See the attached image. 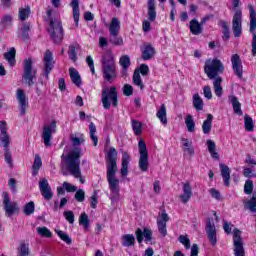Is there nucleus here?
<instances>
[{
  "label": "nucleus",
  "mask_w": 256,
  "mask_h": 256,
  "mask_svg": "<svg viewBox=\"0 0 256 256\" xmlns=\"http://www.w3.org/2000/svg\"><path fill=\"white\" fill-rule=\"evenodd\" d=\"M230 101L232 103L234 113H236V115H243V111L241 110V103L239 102V99H237L236 96H231Z\"/></svg>",
  "instance_id": "nucleus-42"
},
{
  "label": "nucleus",
  "mask_w": 256,
  "mask_h": 256,
  "mask_svg": "<svg viewBox=\"0 0 256 256\" xmlns=\"http://www.w3.org/2000/svg\"><path fill=\"white\" fill-rule=\"evenodd\" d=\"M155 47L151 45V43H147L144 45L142 49V59L143 61H150V59H153L155 57Z\"/></svg>",
  "instance_id": "nucleus-22"
},
{
  "label": "nucleus",
  "mask_w": 256,
  "mask_h": 256,
  "mask_svg": "<svg viewBox=\"0 0 256 256\" xmlns=\"http://www.w3.org/2000/svg\"><path fill=\"white\" fill-rule=\"evenodd\" d=\"M43 167V160L39 154L35 155L34 162H33V175H39L40 169Z\"/></svg>",
  "instance_id": "nucleus-40"
},
{
  "label": "nucleus",
  "mask_w": 256,
  "mask_h": 256,
  "mask_svg": "<svg viewBox=\"0 0 256 256\" xmlns=\"http://www.w3.org/2000/svg\"><path fill=\"white\" fill-rule=\"evenodd\" d=\"M57 132V122L52 121L49 125L44 126L42 132V139L45 147H51V139H53V133Z\"/></svg>",
  "instance_id": "nucleus-12"
},
{
  "label": "nucleus",
  "mask_w": 256,
  "mask_h": 256,
  "mask_svg": "<svg viewBox=\"0 0 256 256\" xmlns=\"http://www.w3.org/2000/svg\"><path fill=\"white\" fill-rule=\"evenodd\" d=\"M70 78L72 83L76 85V87H81V75H79V72L75 68L69 69Z\"/></svg>",
  "instance_id": "nucleus-37"
},
{
  "label": "nucleus",
  "mask_w": 256,
  "mask_h": 256,
  "mask_svg": "<svg viewBox=\"0 0 256 256\" xmlns=\"http://www.w3.org/2000/svg\"><path fill=\"white\" fill-rule=\"evenodd\" d=\"M190 32L192 35H201L203 33V22L199 23L197 19L190 21Z\"/></svg>",
  "instance_id": "nucleus-26"
},
{
  "label": "nucleus",
  "mask_w": 256,
  "mask_h": 256,
  "mask_svg": "<svg viewBox=\"0 0 256 256\" xmlns=\"http://www.w3.org/2000/svg\"><path fill=\"white\" fill-rule=\"evenodd\" d=\"M179 242L184 245L185 249H191V240L185 236V235H180L179 236Z\"/></svg>",
  "instance_id": "nucleus-59"
},
{
  "label": "nucleus",
  "mask_w": 256,
  "mask_h": 256,
  "mask_svg": "<svg viewBox=\"0 0 256 256\" xmlns=\"http://www.w3.org/2000/svg\"><path fill=\"white\" fill-rule=\"evenodd\" d=\"M205 231L210 245H212V247H215V245H217V228L215 227V222L213 221V219H207Z\"/></svg>",
  "instance_id": "nucleus-13"
},
{
  "label": "nucleus",
  "mask_w": 256,
  "mask_h": 256,
  "mask_svg": "<svg viewBox=\"0 0 256 256\" xmlns=\"http://www.w3.org/2000/svg\"><path fill=\"white\" fill-rule=\"evenodd\" d=\"M185 124L188 133H194L195 132V120H193V116L191 114H188L185 118Z\"/></svg>",
  "instance_id": "nucleus-43"
},
{
  "label": "nucleus",
  "mask_w": 256,
  "mask_h": 256,
  "mask_svg": "<svg viewBox=\"0 0 256 256\" xmlns=\"http://www.w3.org/2000/svg\"><path fill=\"white\" fill-rule=\"evenodd\" d=\"M3 205L4 210L7 215V217H13L17 211H19V208L17 207V202H11V198H9V194L7 192H3Z\"/></svg>",
  "instance_id": "nucleus-15"
},
{
  "label": "nucleus",
  "mask_w": 256,
  "mask_h": 256,
  "mask_svg": "<svg viewBox=\"0 0 256 256\" xmlns=\"http://www.w3.org/2000/svg\"><path fill=\"white\" fill-rule=\"evenodd\" d=\"M103 79L108 83H113L117 79V67L115 65V56L108 52L102 59Z\"/></svg>",
  "instance_id": "nucleus-4"
},
{
  "label": "nucleus",
  "mask_w": 256,
  "mask_h": 256,
  "mask_svg": "<svg viewBox=\"0 0 256 256\" xmlns=\"http://www.w3.org/2000/svg\"><path fill=\"white\" fill-rule=\"evenodd\" d=\"M118 155L119 153L114 147H110L106 155V178L110 189L111 201H117V199H119V191H121V188L119 187V178L115 176L117 175V171H119V168L117 167Z\"/></svg>",
  "instance_id": "nucleus-1"
},
{
  "label": "nucleus",
  "mask_w": 256,
  "mask_h": 256,
  "mask_svg": "<svg viewBox=\"0 0 256 256\" xmlns=\"http://www.w3.org/2000/svg\"><path fill=\"white\" fill-rule=\"evenodd\" d=\"M138 149L140 154L138 167L140 171L145 173L149 171V152L147 151V144H145V140H143V138L138 142Z\"/></svg>",
  "instance_id": "nucleus-8"
},
{
  "label": "nucleus",
  "mask_w": 256,
  "mask_h": 256,
  "mask_svg": "<svg viewBox=\"0 0 256 256\" xmlns=\"http://www.w3.org/2000/svg\"><path fill=\"white\" fill-rule=\"evenodd\" d=\"M206 145L208 147V151L211 155V158L216 159V161H219V153H217V145L215 144V141L207 140Z\"/></svg>",
  "instance_id": "nucleus-33"
},
{
  "label": "nucleus",
  "mask_w": 256,
  "mask_h": 256,
  "mask_svg": "<svg viewBox=\"0 0 256 256\" xmlns=\"http://www.w3.org/2000/svg\"><path fill=\"white\" fill-rule=\"evenodd\" d=\"M46 21L49 23L48 33L50 35L53 43H61L63 41V24L61 22V18L53 16V9H48L46 11Z\"/></svg>",
  "instance_id": "nucleus-2"
},
{
  "label": "nucleus",
  "mask_w": 256,
  "mask_h": 256,
  "mask_svg": "<svg viewBox=\"0 0 256 256\" xmlns=\"http://www.w3.org/2000/svg\"><path fill=\"white\" fill-rule=\"evenodd\" d=\"M223 83V78L216 77L213 81L214 93L216 97H221L223 95V87L221 86Z\"/></svg>",
  "instance_id": "nucleus-36"
},
{
  "label": "nucleus",
  "mask_w": 256,
  "mask_h": 256,
  "mask_svg": "<svg viewBox=\"0 0 256 256\" xmlns=\"http://www.w3.org/2000/svg\"><path fill=\"white\" fill-rule=\"evenodd\" d=\"M248 9L250 12V33H252V56L256 57V11L255 6L252 4L248 5Z\"/></svg>",
  "instance_id": "nucleus-10"
},
{
  "label": "nucleus",
  "mask_w": 256,
  "mask_h": 256,
  "mask_svg": "<svg viewBox=\"0 0 256 256\" xmlns=\"http://www.w3.org/2000/svg\"><path fill=\"white\" fill-rule=\"evenodd\" d=\"M211 129H213V115L207 114V118L202 124V131L204 135H209V133H211Z\"/></svg>",
  "instance_id": "nucleus-27"
},
{
  "label": "nucleus",
  "mask_w": 256,
  "mask_h": 256,
  "mask_svg": "<svg viewBox=\"0 0 256 256\" xmlns=\"http://www.w3.org/2000/svg\"><path fill=\"white\" fill-rule=\"evenodd\" d=\"M16 99L19 103L20 115H25V113H27V107H29V102L27 101V96L25 95V91H23V89H17Z\"/></svg>",
  "instance_id": "nucleus-19"
},
{
  "label": "nucleus",
  "mask_w": 256,
  "mask_h": 256,
  "mask_svg": "<svg viewBox=\"0 0 256 256\" xmlns=\"http://www.w3.org/2000/svg\"><path fill=\"white\" fill-rule=\"evenodd\" d=\"M19 255L20 256H27L29 255V244L25 242L20 243L19 247Z\"/></svg>",
  "instance_id": "nucleus-57"
},
{
  "label": "nucleus",
  "mask_w": 256,
  "mask_h": 256,
  "mask_svg": "<svg viewBox=\"0 0 256 256\" xmlns=\"http://www.w3.org/2000/svg\"><path fill=\"white\" fill-rule=\"evenodd\" d=\"M253 187V180H246L244 185V193L246 195H251V193H253Z\"/></svg>",
  "instance_id": "nucleus-58"
},
{
  "label": "nucleus",
  "mask_w": 256,
  "mask_h": 256,
  "mask_svg": "<svg viewBox=\"0 0 256 256\" xmlns=\"http://www.w3.org/2000/svg\"><path fill=\"white\" fill-rule=\"evenodd\" d=\"M24 213L26 215H31L33 213V201H30L25 205Z\"/></svg>",
  "instance_id": "nucleus-64"
},
{
  "label": "nucleus",
  "mask_w": 256,
  "mask_h": 256,
  "mask_svg": "<svg viewBox=\"0 0 256 256\" xmlns=\"http://www.w3.org/2000/svg\"><path fill=\"white\" fill-rule=\"evenodd\" d=\"M0 141L4 149H9V145H11V136H9L7 132L4 134H0Z\"/></svg>",
  "instance_id": "nucleus-51"
},
{
  "label": "nucleus",
  "mask_w": 256,
  "mask_h": 256,
  "mask_svg": "<svg viewBox=\"0 0 256 256\" xmlns=\"http://www.w3.org/2000/svg\"><path fill=\"white\" fill-rule=\"evenodd\" d=\"M222 29H223V41H229L231 39V30L229 29V26L227 25V22H222Z\"/></svg>",
  "instance_id": "nucleus-54"
},
{
  "label": "nucleus",
  "mask_w": 256,
  "mask_h": 256,
  "mask_svg": "<svg viewBox=\"0 0 256 256\" xmlns=\"http://www.w3.org/2000/svg\"><path fill=\"white\" fill-rule=\"evenodd\" d=\"M91 222V220H89V216L87 215V213H82L79 217V225H82V227H84V229H87L89 227V223Z\"/></svg>",
  "instance_id": "nucleus-52"
},
{
  "label": "nucleus",
  "mask_w": 256,
  "mask_h": 256,
  "mask_svg": "<svg viewBox=\"0 0 256 256\" xmlns=\"http://www.w3.org/2000/svg\"><path fill=\"white\" fill-rule=\"evenodd\" d=\"M232 69L238 79H243V62L239 54H233L231 57Z\"/></svg>",
  "instance_id": "nucleus-17"
},
{
  "label": "nucleus",
  "mask_w": 256,
  "mask_h": 256,
  "mask_svg": "<svg viewBox=\"0 0 256 256\" xmlns=\"http://www.w3.org/2000/svg\"><path fill=\"white\" fill-rule=\"evenodd\" d=\"M74 197L76 201H78L79 203H83V201H85V191H83V189H79L78 191H76Z\"/></svg>",
  "instance_id": "nucleus-61"
},
{
  "label": "nucleus",
  "mask_w": 256,
  "mask_h": 256,
  "mask_svg": "<svg viewBox=\"0 0 256 256\" xmlns=\"http://www.w3.org/2000/svg\"><path fill=\"white\" fill-rule=\"evenodd\" d=\"M70 7H72L75 25L79 27V17H81V13L79 12V0H71Z\"/></svg>",
  "instance_id": "nucleus-25"
},
{
  "label": "nucleus",
  "mask_w": 256,
  "mask_h": 256,
  "mask_svg": "<svg viewBox=\"0 0 256 256\" xmlns=\"http://www.w3.org/2000/svg\"><path fill=\"white\" fill-rule=\"evenodd\" d=\"M123 93L126 97H131V95H133V86L125 84L123 86Z\"/></svg>",
  "instance_id": "nucleus-63"
},
{
  "label": "nucleus",
  "mask_w": 256,
  "mask_h": 256,
  "mask_svg": "<svg viewBox=\"0 0 256 256\" xmlns=\"http://www.w3.org/2000/svg\"><path fill=\"white\" fill-rule=\"evenodd\" d=\"M132 81L134 85H137V87H140V89H145V85H143V80H141V74L139 73V70L134 71Z\"/></svg>",
  "instance_id": "nucleus-49"
},
{
  "label": "nucleus",
  "mask_w": 256,
  "mask_h": 256,
  "mask_svg": "<svg viewBox=\"0 0 256 256\" xmlns=\"http://www.w3.org/2000/svg\"><path fill=\"white\" fill-rule=\"evenodd\" d=\"M119 31H121V21H119V18L114 17L109 24L110 35L119 34Z\"/></svg>",
  "instance_id": "nucleus-32"
},
{
  "label": "nucleus",
  "mask_w": 256,
  "mask_h": 256,
  "mask_svg": "<svg viewBox=\"0 0 256 256\" xmlns=\"http://www.w3.org/2000/svg\"><path fill=\"white\" fill-rule=\"evenodd\" d=\"M169 221V215L163 211L157 218V227L161 237H167V222Z\"/></svg>",
  "instance_id": "nucleus-18"
},
{
  "label": "nucleus",
  "mask_w": 256,
  "mask_h": 256,
  "mask_svg": "<svg viewBox=\"0 0 256 256\" xmlns=\"http://www.w3.org/2000/svg\"><path fill=\"white\" fill-rule=\"evenodd\" d=\"M77 53H79V49L77 48V46L70 45L68 50V55H69V59H71L73 63H76L77 59H79V57L77 56Z\"/></svg>",
  "instance_id": "nucleus-48"
},
{
  "label": "nucleus",
  "mask_w": 256,
  "mask_h": 256,
  "mask_svg": "<svg viewBox=\"0 0 256 256\" xmlns=\"http://www.w3.org/2000/svg\"><path fill=\"white\" fill-rule=\"evenodd\" d=\"M182 195L179 196V199H181L182 203H189V200L191 197H193V190L191 188V183L185 182L182 184Z\"/></svg>",
  "instance_id": "nucleus-21"
},
{
  "label": "nucleus",
  "mask_w": 256,
  "mask_h": 256,
  "mask_svg": "<svg viewBox=\"0 0 256 256\" xmlns=\"http://www.w3.org/2000/svg\"><path fill=\"white\" fill-rule=\"evenodd\" d=\"M55 233L58 235V237H60L62 241H64V243H67V245H71L72 240H71V237H69V235H67L62 230H58V229L55 230Z\"/></svg>",
  "instance_id": "nucleus-55"
},
{
  "label": "nucleus",
  "mask_w": 256,
  "mask_h": 256,
  "mask_svg": "<svg viewBox=\"0 0 256 256\" xmlns=\"http://www.w3.org/2000/svg\"><path fill=\"white\" fill-rule=\"evenodd\" d=\"M15 55H17V50H15V47L10 48V50L4 54V59L8 61L10 67H15V64L17 63L15 60Z\"/></svg>",
  "instance_id": "nucleus-31"
},
{
  "label": "nucleus",
  "mask_w": 256,
  "mask_h": 256,
  "mask_svg": "<svg viewBox=\"0 0 256 256\" xmlns=\"http://www.w3.org/2000/svg\"><path fill=\"white\" fill-rule=\"evenodd\" d=\"M225 71V65L219 58L208 59L204 64V73L207 75L208 79H217L223 75Z\"/></svg>",
  "instance_id": "nucleus-5"
},
{
  "label": "nucleus",
  "mask_w": 256,
  "mask_h": 256,
  "mask_svg": "<svg viewBox=\"0 0 256 256\" xmlns=\"http://www.w3.org/2000/svg\"><path fill=\"white\" fill-rule=\"evenodd\" d=\"M219 167H220L222 178L224 179V185L226 187H229V185L231 184V182H230L231 181V169L229 168V166H227L223 163H220Z\"/></svg>",
  "instance_id": "nucleus-24"
},
{
  "label": "nucleus",
  "mask_w": 256,
  "mask_h": 256,
  "mask_svg": "<svg viewBox=\"0 0 256 256\" xmlns=\"http://www.w3.org/2000/svg\"><path fill=\"white\" fill-rule=\"evenodd\" d=\"M244 205L249 209V211L256 213V193L252 195L250 200H244Z\"/></svg>",
  "instance_id": "nucleus-44"
},
{
  "label": "nucleus",
  "mask_w": 256,
  "mask_h": 256,
  "mask_svg": "<svg viewBox=\"0 0 256 256\" xmlns=\"http://www.w3.org/2000/svg\"><path fill=\"white\" fill-rule=\"evenodd\" d=\"M148 21H151V23H153V21H155V19H157V11L155 10V0H148Z\"/></svg>",
  "instance_id": "nucleus-29"
},
{
  "label": "nucleus",
  "mask_w": 256,
  "mask_h": 256,
  "mask_svg": "<svg viewBox=\"0 0 256 256\" xmlns=\"http://www.w3.org/2000/svg\"><path fill=\"white\" fill-rule=\"evenodd\" d=\"M182 147H184V153L188 155H195V150L193 149V141L187 138H181Z\"/></svg>",
  "instance_id": "nucleus-30"
},
{
  "label": "nucleus",
  "mask_w": 256,
  "mask_h": 256,
  "mask_svg": "<svg viewBox=\"0 0 256 256\" xmlns=\"http://www.w3.org/2000/svg\"><path fill=\"white\" fill-rule=\"evenodd\" d=\"M81 149L76 148L74 151L70 152L66 158L65 163L68 171H70V174L72 177H75V179H79L80 183H85V178L81 175Z\"/></svg>",
  "instance_id": "nucleus-3"
},
{
  "label": "nucleus",
  "mask_w": 256,
  "mask_h": 256,
  "mask_svg": "<svg viewBox=\"0 0 256 256\" xmlns=\"http://www.w3.org/2000/svg\"><path fill=\"white\" fill-rule=\"evenodd\" d=\"M192 104L196 111H203L204 102L203 98L199 95V93H196L192 96Z\"/></svg>",
  "instance_id": "nucleus-35"
},
{
  "label": "nucleus",
  "mask_w": 256,
  "mask_h": 256,
  "mask_svg": "<svg viewBox=\"0 0 256 256\" xmlns=\"http://www.w3.org/2000/svg\"><path fill=\"white\" fill-rule=\"evenodd\" d=\"M31 15V7L27 6L26 8H20L18 12V17L20 21H27Z\"/></svg>",
  "instance_id": "nucleus-47"
},
{
  "label": "nucleus",
  "mask_w": 256,
  "mask_h": 256,
  "mask_svg": "<svg viewBox=\"0 0 256 256\" xmlns=\"http://www.w3.org/2000/svg\"><path fill=\"white\" fill-rule=\"evenodd\" d=\"M36 232L38 233V235H40V237H46L48 239H51V237H53V233L49 231V228L47 227H37L36 228Z\"/></svg>",
  "instance_id": "nucleus-50"
},
{
  "label": "nucleus",
  "mask_w": 256,
  "mask_h": 256,
  "mask_svg": "<svg viewBox=\"0 0 256 256\" xmlns=\"http://www.w3.org/2000/svg\"><path fill=\"white\" fill-rule=\"evenodd\" d=\"M113 107H117L119 100L117 98V88L115 86L102 89V105L104 109H111V102Z\"/></svg>",
  "instance_id": "nucleus-7"
},
{
  "label": "nucleus",
  "mask_w": 256,
  "mask_h": 256,
  "mask_svg": "<svg viewBox=\"0 0 256 256\" xmlns=\"http://www.w3.org/2000/svg\"><path fill=\"white\" fill-rule=\"evenodd\" d=\"M131 161V156L127 152L122 153V166L120 169V173L122 177H127L129 173V162Z\"/></svg>",
  "instance_id": "nucleus-23"
},
{
  "label": "nucleus",
  "mask_w": 256,
  "mask_h": 256,
  "mask_svg": "<svg viewBox=\"0 0 256 256\" xmlns=\"http://www.w3.org/2000/svg\"><path fill=\"white\" fill-rule=\"evenodd\" d=\"M89 131H90V138L92 140V143L94 147H97V144L99 143V138L95 133H97V126H95V123L91 122L89 125Z\"/></svg>",
  "instance_id": "nucleus-41"
},
{
  "label": "nucleus",
  "mask_w": 256,
  "mask_h": 256,
  "mask_svg": "<svg viewBox=\"0 0 256 256\" xmlns=\"http://www.w3.org/2000/svg\"><path fill=\"white\" fill-rule=\"evenodd\" d=\"M232 7L235 10L232 19V31L234 33V37H239L243 34V12L239 9V5H241V0H231Z\"/></svg>",
  "instance_id": "nucleus-6"
},
{
  "label": "nucleus",
  "mask_w": 256,
  "mask_h": 256,
  "mask_svg": "<svg viewBox=\"0 0 256 256\" xmlns=\"http://www.w3.org/2000/svg\"><path fill=\"white\" fill-rule=\"evenodd\" d=\"M64 217L71 225L75 223V214H73V211L64 212Z\"/></svg>",
  "instance_id": "nucleus-62"
},
{
  "label": "nucleus",
  "mask_w": 256,
  "mask_h": 256,
  "mask_svg": "<svg viewBox=\"0 0 256 256\" xmlns=\"http://www.w3.org/2000/svg\"><path fill=\"white\" fill-rule=\"evenodd\" d=\"M20 31L23 41L27 42L31 39V37L29 36V33H31V23L24 22Z\"/></svg>",
  "instance_id": "nucleus-38"
},
{
  "label": "nucleus",
  "mask_w": 256,
  "mask_h": 256,
  "mask_svg": "<svg viewBox=\"0 0 256 256\" xmlns=\"http://www.w3.org/2000/svg\"><path fill=\"white\" fill-rule=\"evenodd\" d=\"M39 189L45 201H51L53 199V190H51L49 181H47L46 178H43L39 181Z\"/></svg>",
  "instance_id": "nucleus-16"
},
{
  "label": "nucleus",
  "mask_w": 256,
  "mask_h": 256,
  "mask_svg": "<svg viewBox=\"0 0 256 256\" xmlns=\"http://www.w3.org/2000/svg\"><path fill=\"white\" fill-rule=\"evenodd\" d=\"M11 23H13V16L6 14L2 17L0 25L2 27H11Z\"/></svg>",
  "instance_id": "nucleus-56"
},
{
  "label": "nucleus",
  "mask_w": 256,
  "mask_h": 256,
  "mask_svg": "<svg viewBox=\"0 0 256 256\" xmlns=\"http://www.w3.org/2000/svg\"><path fill=\"white\" fill-rule=\"evenodd\" d=\"M109 43L115 47L123 46V38L119 34H110Z\"/></svg>",
  "instance_id": "nucleus-45"
},
{
  "label": "nucleus",
  "mask_w": 256,
  "mask_h": 256,
  "mask_svg": "<svg viewBox=\"0 0 256 256\" xmlns=\"http://www.w3.org/2000/svg\"><path fill=\"white\" fill-rule=\"evenodd\" d=\"M156 117L159 119L160 123L162 125H167L168 120H167V107L165 104H161L160 108L158 109L156 113Z\"/></svg>",
  "instance_id": "nucleus-28"
},
{
  "label": "nucleus",
  "mask_w": 256,
  "mask_h": 256,
  "mask_svg": "<svg viewBox=\"0 0 256 256\" xmlns=\"http://www.w3.org/2000/svg\"><path fill=\"white\" fill-rule=\"evenodd\" d=\"M233 251L234 256H245V246L241 237V230L235 228L233 230Z\"/></svg>",
  "instance_id": "nucleus-9"
},
{
  "label": "nucleus",
  "mask_w": 256,
  "mask_h": 256,
  "mask_svg": "<svg viewBox=\"0 0 256 256\" xmlns=\"http://www.w3.org/2000/svg\"><path fill=\"white\" fill-rule=\"evenodd\" d=\"M119 64L123 69V75H127V69L131 67V58L129 57V55H123L122 57H120Z\"/></svg>",
  "instance_id": "nucleus-39"
},
{
  "label": "nucleus",
  "mask_w": 256,
  "mask_h": 256,
  "mask_svg": "<svg viewBox=\"0 0 256 256\" xmlns=\"http://www.w3.org/2000/svg\"><path fill=\"white\" fill-rule=\"evenodd\" d=\"M135 233L139 245L143 243V239H145L146 243H151L153 239V231L148 228H144V230L138 228Z\"/></svg>",
  "instance_id": "nucleus-20"
},
{
  "label": "nucleus",
  "mask_w": 256,
  "mask_h": 256,
  "mask_svg": "<svg viewBox=\"0 0 256 256\" xmlns=\"http://www.w3.org/2000/svg\"><path fill=\"white\" fill-rule=\"evenodd\" d=\"M244 127L246 131L253 132L255 130V124L253 123V118L246 114L244 116Z\"/></svg>",
  "instance_id": "nucleus-46"
},
{
  "label": "nucleus",
  "mask_w": 256,
  "mask_h": 256,
  "mask_svg": "<svg viewBox=\"0 0 256 256\" xmlns=\"http://www.w3.org/2000/svg\"><path fill=\"white\" fill-rule=\"evenodd\" d=\"M132 129L136 135H141L143 133V124L137 120H132Z\"/></svg>",
  "instance_id": "nucleus-53"
},
{
  "label": "nucleus",
  "mask_w": 256,
  "mask_h": 256,
  "mask_svg": "<svg viewBox=\"0 0 256 256\" xmlns=\"http://www.w3.org/2000/svg\"><path fill=\"white\" fill-rule=\"evenodd\" d=\"M55 67V60L53 59V53L51 50H47L44 54V70H43V77L45 79H49V73L53 71Z\"/></svg>",
  "instance_id": "nucleus-14"
},
{
  "label": "nucleus",
  "mask_w": 256,
  "mask_h": 256,
  "mask_svg": "<svg viewBox=\"0 0 256 256\" xmlns=\"http://www.w3.org/2000/svg\"><path fill=\"white\" fill-rule=\"evenodd\" d=\"M4 159L10 167H13V157L10 149H4Z\"/></svg>",
  "instance_id": "nucleus-60"
},
{
  "label": "nucleus",
  "mask_w": 256,
  "mask_h": 256,
  "mask_svg": "<svg viewBox=\"0 0 256 256\" xmlns=\"http://www.w3.org/2000/svg\"><path fill=\"white\" fill-rule=\"evenodd\" d=\"M22 81L26 85L31 86L33 83V59L27 58L23 61V75Z\"/></svg>",
  "instance_id": "nucleus-11"
},
{
  "label": "nucleus",
  "mask_w": 256,
  "mask_h": 256,
  "mask_svg": "<svg viewBox=\"0 0 256 256\" xmlns=\"http://www.w3.org/2000/svg\"><path fill=\"white\" fill-rule=\"evenodd\" d=\"M121 243L123 247H134L135 246V235L124 234L121 237Z\"/></svg>",
  "instance_id": "nucleus-34"
}]
</instances>
